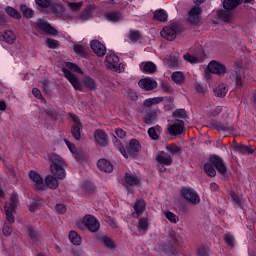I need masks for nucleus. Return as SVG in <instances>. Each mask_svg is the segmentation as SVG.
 <instances>
[{
    "label": "nucleus",
    "instance_id": "393cba45",
    "mask_svg": "<svg viewBox=\"0 0 256 256\" xmlns=\"http://www.w3.org/2000/svg\"><path fill=\"white\" fill-rule=\"evenodd\" d=\"M127 151L129 155H135V153H139V151H141V145L139 144V141L136 139L130 140L127 146Z\"/></svg>",
    "mask_w": 256,
    "mask_h": 256
},
{
    "label": "nucleus",
    "instance_id": "3c124183",
    "mask_svg": "<svg viewBox=\"0 0 256 256\" xmlns=\"http://www.w3.org/2000/svg\"><path fill=\"white\" fill-rule=\"evenodd\" d=\"M11 225H13V223H10L9 221H7V223H5L2 228V233L6 237H9V235H11V233H13V229L11 228Z\"/></svg>",
    "mask_w": 256,
    "mask_h": 256
},
{
    "label": "nucleus",
    "instance_id": "9b49d317",
    "mask_svg": "<svg viewBox=\"0 0 256 256\" xmlns=\"http://www.w3.org/2000/svg\"><path fill=\"white\" fill-rule=\"evenodd\" d=\"M102 18L109 23H119L123 21V14L120 11H108L102 14Z\"/></svg>",
    "mask_w": 256,
    "mask_h": 256
},
{
    "label": "nucleus",
    "instance_id": "37998d69",
    "mask_svg": "<svg viewBox=\"0 0 256 256\" xmlns=\"http://www.w3.org/2000/svg\"><path fill=\"white\" fill-rule=\"evenodd\" d=\"M224 241L229 247H235V236L231 232L224 234Z\"/></svg>",
    "mask_w": 256,
    "mask_h": 256
},
{
    "label": "nucleus",
    "instance_id": "f8f14e48",
    "mask_svg": "<svg viewBox=\"0 0 256 256\" xmlns=\"http://www.w3.org/2000/svg\"><path fill=\"white\" fill-rule=\"evenodd\" d=\"M161 37L166 41H173L177 37V26H166L160 31Z\"/></svg>",
    "mask_w": 256,
    "mask_h": 256
},
{
    "label": "nucleus",
    "instance_id": "338daca9",
    "mask_svg": "<svg viewBox=\"0 0 256 256\" xmlns=\"http://www.w3.org/2000/svg\"><path fill=\"white\" fill-rule=\"evenodd\" d=\"M32 94H33L34 97H36L37 99H42V101L44 100V99H43V96L41 95V90H40V89L33 88V89H32Z\"/></svg>",
    "mask_w": 256,
    "mask_h": 256
},
{
    "label": "nucleus",
    "instance_id": "0e129e2a",
    "mask_svg": "<svg viewBox=\"0 0 256 256\" xmlns=\"http://www.w3.org/2000/svg\"><path fill=\"white\" fill-rule=\"evenodd\" d=\"M172 241L174 243H183V237H181L178 233L172 234Z\"/></svg>",
    "mask_w": 256,
    "mask_h": 256
},
{
    "label": "nucleus",
    "instance_id": "4468645a",
    "mask_svg": "<svg viewBox=\"0 0 256 256\" xmlns=\"http://www.w3.org/2000/svg\"><path fill=\"white\" fill-rule=\"evenodd\" d=\"M210 162L214 167H216L218 173H221V175H225L227 173V166L225 165V161H223V158L219 156H212L210 158Z\"/></svg>",
    "mask_w": 256,
    "mask_h": 256
},
{
    "label": "nucleus",
    "instance_id": "ea45409f",
    "mask_svg": "<svg viewBox=\"0 0 256 256\" xmlns=\"http://www.w3.org/2000/svg\"><path fill=\"white\" fill-rule=\"evenodd\" d=\"M27 235L32 243H37L39 239V234L33 229V227H28Z\"/></svg>",
    "mask_w": 256,
    "mask_h": 256
},
{
    "label": "nucleus",
    "instance_id": "0eeeda50",
    "mask_svg": "<svg viewBox=\"0 0 256 256\" xmlns=\"http://www.w3.org/2000/svg\"><path fill=\"white\" fill-rule=\"evenodd\" d=\"M83 223L91 233H97L101 227L99 221H97V218H95L93 215H86L83 218Z\"/></svg>",
    "mask_w": 256,
    "mask_h": 256
},
{
    "label": "nucleus",
    "instance_id": "72a5a7b5",
    "mask_svg": "<svg viewBox=\"0 0 256 256\" xmlns=\"http://www.w3.org/2000/svg\"><path fill=\"white\" fill-rule=\"evenodd\" d=\"M215 97L223 98L227 95V86L225 84H219L216 88H214Z\"/></svg>",
    "mask_w": 256,
    "mask_h": 256
},
{
    "label": "nucleus",
    "instance_id": "6e6d98bb",
    "mask_svg": "<svg viewBox=\"0 0 256 256\" xmlns=\"http://www.w3.org/2000/svg\"><path fill=\"white\" fill-rule=\"evenodd\" d=\"M36 5L42 9H47L51 5V0H35Z\"/></svg>",
    "mask_w": 256,
    "mask_h": 256
},
{
    "label": "nucleus",
    "instance_id": "2eb2a0df",
    "mask_svg": "<svg viewBox=\"0 0 256 256\" xmlns=\"http://www.w3.org/2000/svg\"><path fill=\"white\" fill-rule=\"evenodd\" d=\"M161 113L159 108H154L143 114V121L146 125H153L157 121V116Z\"/></svg>",
    "mask_w": 256,
    "mask_h": 256
},
{
    "label": "nucleus",
    "instance_id": "774afa93",
    "mask_svg": "<svg viewBox=\"0 0 256 256\" xmlns=\"http://www.w3.org/2000/svg\"><path fill=\"white\" fill-rule=\"evenodd\" d=\"M73 256H85V251L83 249H74Z\"/></svg>",
    "mask_w": 256,
    "mask_h": 256
},
{
    "label": "nucleus",
    "instance_id": "4d7b16f0",
    "mask_svg": "<svg viewBox=\"0 0 256 256\" xmlns=\"http://www.w3.org/2000/svg\"><path fill=\"white\" fill-rule=\"evenodd\" d=\"M55 209L59 215H64V213H67V207L64 204H57Z\"/></svg>",
    "mask_w": 256,
    "mask_h": 256
},
{
    "label": "nucleus",
    "instance_id": "a878e982",
    "mask_svg": "<svg viewBox=\"0 0 256 256\" xmlns=\"http://www.w3.org/2000/svg\"><path fill=\"white\" fill-rule=\"evenodd\" d=\"M15 39H17V36L11 30H6L4 34L0 35V41H5L9 45L15 43Z\"/></svg>",
    "mask_w": 256,
    "mask_h": 256
},
{
    "label": "nucleus",
    "instance_id": "5701e85b",
    "mask_svg": "<svg viewBox=\"0 0 256 256\" xmlns=\"http://www.w3.org/2000/svg\"><path fill=\"white\" fill-rule=\"evenodd\" d=\"M97 167L100 169V171H104V173L113 172V164L107 159H100L97 163Z\"/></svg>",
    "mask_w": 256,
    "mask_h": 256
},
{
    "label": "nucleus",
    "instance_id": "8fccbe9b",
    "mask_svg": "<svg viewBox=\"0 0 256 256\" xmlns=\"http://www.w3.org/2000/svg\"><path fill=\"white\" fill-rule=\"evenodd\" d=\"M41 209V201L39 200H32L29 205V211L31 213H35V211H39Z\"/></svg>",
    "mask_w": 256,
    "mask_h": 256
},
{
    "label": "nucleus",
    "instance_id": "49530a36",
    "mask_svg": "<svg viewBox=\"0 0 256 256\" xmlns=\"http://www.w3.org/2000/svg\"><path fill=\"white\" fill-rule=\"evenodd\" d=\"M5 12L7 13V15H9V17H12L13 19H21V14H19L15 8L8 6L5 8Z\"/></svg>",
    "mask_w": 256,
    "mask_h": 256
},
{
    "label": "nucleus",
    "instance_id": "e2e57ef3",
    "mask_svg": "<svg viewBox=\"0 0 256 256\" xmlns=\"http://www.w3.org/2000/svg\"><path fill=\"white\" fill-rule=\"evenodd\" d=\"M74 51H75V53H78L79 55H83V53H85V48L79 44H75Z\"/></svg>",
    "mask_w": 256,
    "mask_h": 256
},
{
    "label": "nucleus",
    "instance_id": "4c0bfd02",
    "mask_svg": "<svg viewBox=\"0 0 256 256\" xmlns=\"http://www.w3.org/2000/svg\"><path fill=\"white\" fill-rule=\"evenodd\" d=\"M204 171L209 177H215V175H217L215 167H213V165L209 162L204 164Z\"/></svg>",
    "mask_w": 256,
    "mask_h": 256
},
{
    "label": "nucleus",
    "instance_id": "f704fd0d",
    "mask_svg": "<svg viewBox=\"0 0 256 256\" xmlns=\"http://www.w3.org/2000/svg\"><path fill=\"white\" fill-rule=\"evenodd\" d=\"M67 7L72 13H77V11H81L83 2H67Z\"/></svg>",
    "mask_w": 256,
    "mask_h": 256
},
{
    "label": "nucleus",
    "instance_id": "412c9836",
    "mask_svg": "<svg viewBox=\"0 0 256 256\" xmlns=\"http://www.w3.org/2000/svg\"><path fill=\"white\" fill-rule=\"evenodd\" d=\"M94 139L96 145H99V147H105L107 145V134L103 130H96L94 132Z\"/></svg>",
    "mask_w": 256,
    "mask_h": 256
},
{
    "label": "nucleus",
    "instance_id": "1a4fd4ad",
    "mask_svg": "<svg viewBox=\"0 0 256 256\" xmlns=\"http://www.w3.org/2000/svg\"><path fill=\"white\" fill-rule=\"evenodd\" d=\"M70 119L73 122L71 130L72 136L76 141H79L81 139V120H79V117L75 115H71Z\"/></svg>",
    "mask_w": 256,
    "mask_h": 256
},
{
    "label": "nucleus",
    "instance_id": "a211bd4d",
    "mask_svg": "<svg viewBox=\"0 0 256 256\" xmlns=\"http://www.w3.org/2000/svg\"><path fill=\"white\" fill-rule=\"evenodd\" d=\"M90 47L95 55H97V57H103V55L107 53V48L105 47V45L97 40H92L90 43Z\"/></svg>",
    "mask_w": 256,
    "mask_h": 256
},
{
    "label": "nucleus",
    "instance_id": "c03bdc74",
    "mask_svg": "<svg viewBox=\"0 0 256 256\" xmlns=\"http://www.w3.org/2000/svg\"><path fill=\"white\" fill-rule=\"evenodd\" d=\"M173 117L176 119V122L183 121L181 119H185L187 117V112L185 109H178L173 112Z\"/></svg>",
    "mask_w": 256,
    "mask_h": 256
},
{
    "label": "nucleus",
    "instance_id": "f257e3e1",
    "mask_svg": "<svg viewBox=\"0 0 256 256\" xmlns=\"http://www.w3.org/2000/svg\"><path fill=\"white\" fill-rule=\"evenodd\" d=\"M49 160L51 161L50 169L51 173L57 179H65L67 177V173L65 172V160L57 154H51L49 156Z\"/></svg>",
    "mask_w": 256,
    "mask_h": 256
},
{
    "label": "nucleus",
    "instance_id": "7ed1b4c3",
    "mask_svg": "<svg viewBox=\"0 0 256 256\" xmlns=\"http://www.w3.org/2000/svg\"><path fill=\"white\" fill-rule=\"evenodd\" d=\"M106 67L111 71H115V73H123L125 71L124 65L119 63V56L115 53L106 56Z\"/></svg>",
    "mask_w": 256,
    "mask_h": 256
},
{
    "label": "nucleus",
    "instance_id": "69168bd1",
    "mask_svg": "<svg viewBox=\"0 0 256 256\" xmlns=\"http://www.w3.org/2000/svg\"><path fill=\"white\" fill-rule=\"evenodd\" d=\"M128 97L129 99H131V101H137L138 99L137 92L133 90H128Z\"/></svg>",
    "mask_w": 256,
    "mask_h": 256
},
{
    "label": "nucleus",
    "instance_id": "dca6fc26",
    "mask_svg": "<svg viewBox=\"0 0 256 256\" xmlns=\"http://www.w3.org/2000/svg\"><path fill=\"white\" fill-rule=\"evenodd\" d=\"M36 29H39L40 31H43V33H46L48 35H56L57 30L51 26L50 23L44 20H39L36 23Z\"/></svg>",
    "mask_w": 256,
    "mask_h": 256
},
{
    "label": "nucleus",
    "instance_id": "79ce46f5",
    "mask_svg": "<svg viewBox=\"0 0 256 256\" xmlns=\"http://www.w3.org/2000/svg\"><path fill=\"white\" fill-rule=\"evenodd\" d=\"M183 58L185 59V61H188V63H201L202 61V58L199 57V56H194V55H191L189 53H186L183 55Z\"/></svg>",
    "mask_w": 256,
    "mask_h": 256
},
{
    "label": "nucleus",
    "instance_id": "bb28decb",
    "mask_svg": "<svg viewBox=\"0 0 256 256\" xmlns=\"http://www.w3.org/2000/svg\"><path fill=\"white\" fill-rule=\"evenodd\" d=\"M242 3L243 0H224L223 7L226 11H233V9H237Z\"/></svg>",
    "mask_w": 256,
    "mask_h": 256
},
{
    "label": "nucleus",
    "instance_id": "09e8293b",
    "mask_svg": "<svg viewBox=\"0 0 256 256\" xmlns=\"http://www.w3.org/2000/svg\"><path fill=\"white\" fill-rule=\"evenodd\" d=\"M166 151L170 152L171 155H177L181 151V146L177 144L166 145Z\"/></svg>",
    "mask_w": 256,
    "mask_h": 256
},
{
    "label": "nucleus",
    "instance_id": "680f3d73",
    "mask_svg": "<svg viewBox=\"0 0 256 256\" xmlns=\"http://www.w3.org/2000/svg\"><path fill=\"white\" fill-rule=\"evenodd\" d=\"M129 38L131 41H139V31H131Z\"/></svg>",
    "mask_w": 256,
    "mask_h": 256
},
{
    "label": "nucleus",
    "instance_id": "052dcab7",
    "mask_svg": "<svg viewBox=\"0 0 256 256\" xmlns=\"http://www.w3.org/2000/svg\"><path fill=\"white\" fill-rule=\"evenodd\" d=\"M65 144L67 145L69 151H71L74 155L77 153V148H75V144H72L69 140L65 139Z\"/></svg>",
    "mask_w": 256,
    "mask_h": 256
},
{
    "label": "nucleus",
    "instance_id": "4be33fe9",
    "mask_svg": "<svg viewBox=\"0 0 256 256\" xmlns=\"http://www.w3.org/2000/svg\"><path fill=\"white\" fill-rule=\"evenodd\" d=\"M156 161L157 163H162L167 166L173 165V158L171 157V155L163 151L158 153V155L156 156Z\"/></svg>",
    "mask_w": 256,
    "mask_h": 256
},
{
    "label": "nucleus",
    "instance_id": "de8ad7c7",
    "mask_svg": "<svg viewBox=\"0 0 256 256\" xmlns=\"http://www.w3.org/2000/svg\"><path fill=\"white\" fill-rule=\"evenodd\" d=\"M64 69H67V71H74L75 73H80V75H83V70H81V68L77 66V64L71 62H67L66 68Z\"/></svg>",
    "mask_w": 256,
    "mask_h": 256
},
{
    "label": "nucleus",
    "instance_id": "a18cd8bd",
    "mask_svg": "<svg viewBox=\"0 0 256 256\" xmlns=\"http://www.w3.org/2000/svg\"><path fill=\"white\" fill-rule=\"evenodd\" d=\"M164 215L166 217V219H168V221H170V223H179V216L175 215V213L166 210L164 212Z\"/></svg>",
    "mask_w": 256,
    "mask_h": 256
},
{
    "label": "nucleus",
    "instance_id": "423d86ee",
    "mask_svg": "<svg viewBox=\"0 0 256 256\" xmlns=\"http://www.w3.org/2000/svg\"><path fill=\"white\" fill-rule=\"evenodd\" d=\"M62 71L64 73V77L69 81L75 91H83V83H81V80H79L75 74L65 68L62 69Z\"/></svg>",
    "mask_w": 256,
    "mask_h": 256
},
{
    "label": "nucleus",
    "instance_id": "13d9d810",
    "mask_svg": "<svg viewBox=\"0 0 256 256\" xmlns=\"http://www.w3.org/2000/svg\"><path fill=\"white\" fill-rule=\"evenodd\" d=\"M197 256H209V248H205V247L198 248Z\"/></svg>",
    "mask_w": 256,
    "mask_h": 256
},
{
    "label": "nucleus",
    "instance_id": "f3484780",
    "mask_svg": "<svg viewBox=\"0 0 256 256\" xmlns=\"http://www.w3.org/2000/svg\"><path fill=\"white\" fill-rule=\"evenodd\" d=\"M139 183H141V179L137 177V175L126 173L124 176V185L126 189L129 187H139Z\"/></svg>",
    "mask_w": 256,
    "mask_h": 256
},
{
    "label": "nucleus",
    "instance_id": "7c9ffc66",
    "mask_svg": "<svg viewBox=\"0 0 256 256\" xmlns=\"http://www.w3.org/2000/svg\"><path fill=\"white\" fill-rule=\"evenodd\" d=\"M145 207H147V204L145 203V200H137L134 203V210L136 215L139 217L140 215H143L145 211Z\"/></svg>",
    "mask_w": 256,
    "mask_h": 256
},
{
    "label": "nucleus",
    "instance_id": "c9c22d12",
    "mask_svg": "<svg viewBox=\"0 0 256 256\" xmlns=\"http://www.w3.org/2000/svg\"><path fill=\"white\" fill-rule=\"evenodd\" d=\"M161 131V127L156 126V127H151L148 129V135L150 139H153L154 141H157L159 139V132Z\"/></svg>",
    "mask_w": 256,
    "mask_h": 256
},
{
    "label": "nucleus",
    "instance_id": "39448f33",
    "mask_svg": "<svg viewBox=\"0 0 256 256\" xmlns=\"http://www.w3.org/2000/svg\"><path fill=\"white\" fill-rule=\"evenodd\" d=\"M209 73H213V75H218L219 77H223L225 73H227V66L219 61L212 60L208 64Z\"/></svg>",
    "mask_w": 256,
    "mask_h": 256
},
{
    "label": "nucleus",
    "instance_id": "864d4df0",
    "mask_svg": "<svg viewBox=\"0 0 256 256\" xmlns=\"http://www.w3.org/2000/svg\"><path fill=\"white\" fill-rule=\"evenodd\" d=\"M80 21H89L91 19V9H85L79 16Z\"/></svg>",
    "mask_w": 256,
    "mask_h": 256
},
{
    "label": "nucleus",
    "instance_id": "a19ab883",
    "mask_svg": "<svg viewBox=\"0 0 256 256\" xmlns=\"http://www.w3.org/2000/svg\"><path fill=\"white\" fill-rule=\"evenodd\" d=\"M171 79L172 81H174V83H183V81H185V75H183L182 72L179 71L173 72L171 74Z\"/></svg>",
    "mask_w": 256,
    "mask_h": 256
},
{
    "label": "nucleus",
    "instance_id": "f03ea898",
    "mask_svg": "<svg viewBox=\"0 0 256 256\" xmlns=\"http://www.w3.org/2000/svg\"><path fill=\"white\" fill-rule=\"evenodd\" d=\"M17 205H19V195H17L16 193H12L10 195V203H6L4 206L6 221H9L10 223H15V217L13 216V213H15Z\"/></svg>",
    "mask_w": 256,
    "mask_h": 256
},
{
    "label": "nucleus",
    "instance_id": "ddd939ff",
    "mask_svg": "<svg viewBox=\"0 0 256 256\" xmlns=\"http://www.w3.org/2000/svg\"><path fill=\"white\" fill-rule=\"evenodd\" d=\"M167 129L168 133L174 137L177 135H182L183 131H185V123L178 120L176 123L169 124Z\"/></svg>",
    "mask_w": 256,
    "mask_h": 256
},
{
    "label": "nucleus",
    "instance_id": "cd10ccee",
    "mask_svg": "<svg viewBox=\"0 0 256 256\" xmlns=\"http://www.w3.org/2000/svg\"><path fill=\"white\" fill-rule=\"evenodd\" d=\"M230 197L234 203V207L245 209V200L243 198L239 197L234 191L230 192Z\"/></svg>",
    "mask_w": 256,
    "mask_h": 256
},
{
    "label": "nucleus",
    "instance_id": "2f4dec72",
    "mask_svg": "<svg viewBox=\"0 0 256 256\" xmlns=\"http://www.w3.org/2000/svg\"><path fill=\"white\" fill-rule=\"evenodd\" d=\"M100 241L106 246L107 249H110L111 251H115V249H117V244H115V242H113L111 238L107 236H101Z\"/></svg>",
    "mask_w": 256,
    "mask_h": 256
},
{
    "label": "nucleus",
    "instance_id": "58836bf2",
    "mask_svg": "<svg viewBox=\"0 0 256 256\" xmlns=\"http://www.w3.org/2000/svg\"><path fill=\"white\" fill-rule=\"evenodd\" d=\"M149 227V219L147 217H143L138 221V231H147Z\"/></svg>",
    "mask_w": 256,
    "mask_h": 256
},
{
    "label": "nucleus",
    "instance_id": "9d476101",
    "mask_svg": "<svg viewBox=\"0 0 256 256\" xmlns=\"http://www.w3.org/2000/svg\"><path fill=\"white\" fill-rule=\"evenodd\" d=\"M29 177L31 181L34 183V189L36 191H43L45 189V182L43 181V177L35 171L29 172Z\"/></svg>",
    "mask_w": 256,
    "mask_h": 256
},
{
    "label": "nucleus",
    "instance_id": "5fc2aeb1",
    "mask_svg": "<svg viewBox=\"0 0 256 256\" xmlns=\"http://www.w3.org/2000/svg\"><path fill=\"white\" fill-rule=\"evenodd\" d=\"M46 45L49 47V49H57V47H59V42L57 40L48 38L46 39Z\"/></svg>",
    "mask_w": 256,
    "mask_h": 256
},
{
    "label": "nucleus",
    "instance_id": "20e7f679",
    "mask_svg": "<svg viewBox=\"0 0 256 256\" xmlns=\"http://www.w3.org/2000/svg\"><path fill=\"white\" fill-rule=\"evenodd\" d=\"M181 194L186 199V201H189L192 205H198V203H201V198L199 197V194H197V191H195L193 188H182Z\"/></svg>",
    "mask_w": 256,
    "mask_h": 256
},
{
    "label": "nucleus",
    "instance_id": "aec40b11",
    "mask_svg": "<svg viewBox=\"0 0 256 256\" xmlns=\"http://www.w3.org/2000/svg\"><path fill=\"white\" fill-rule=\"evenodd\" d=\"M139 68L140 71H142V73H146V75H151L157 71V65L151 61L140 63Z\"/></svg>",
    "mask_w": 256,
    "mask_h": 256
},
{
    "label": "nucleus",
    "instance_id": "6ab92c4d",
    "mask_svg": "<svg viewBox=\"0 0 256 256\" xmlns=\"http://www.w3.org/2000/svg\"><path fill=\"white\" fill-rule=\"evenodd\" d=\"M138 86L140 89H144V91H153V89H157V81L144 78L139 80Z\"/></svg>",
    "mask_w": 256,
    "mask_h": 256
},
{
    "label": "nucleus",
    "instance_id": "c85d7f7f",
    "mask_svg": "<svg viewBox=\"0 0 256 256\" xmlns=\"http://www.w3.org/2000/svg\"><path fill=\"white\" fill-rule=\"evenodd\" d=\"M45 184L48 189H57V187H59V180H57V177L54 175H48L45 178Z\"/></svg>",
    "mask_w": 256,
    "mask_h": 256
},
{
    "label": "nucleus",
    "instance_id": "6e6552de",
    "mask_svg": "<svg viewBox=\"0 0 256 256\" xmlns=\"http://www.w3.org/2000/svg\"><path fill=\"white\" fill-rule=\"evenodd\" d=\"M203 13V9L199 6H193L188 12V21L193 25H197V23H201V14Z\"/></svg>",
    "mask_w": 256,
    "mask_h": 256
},
{
    "label": "nucleus",
    "instance_id": "603ef678",
    "mask_svg": "<svg viewBox=\"0 0 256 256\" xmlns=\"http://www.w3.org/2000/svg\"><path fill=\"white\" fill-rule=\"evenodd\" d=\"M20 9L23 13V16L27 17V19H31V17H33V10H31L26 5H21Z\"/></svg>",
    "mask_w": 256,
    "mask_h": 256
},
{
    "label": "nucleus",
    "instance_id": "473e14b6",
    "mask_svg": "<svg viewBox=\"0 0 256 256\" xmlns=\"http://www.w3.org/2000/svg\"><path fill=\"white\" fill-rule=\"evenodd\" d=\"M154 19L156 21H160L161 23H165L168 19L167 11L163 9L156 10L154 12Z\"/></svg>",
    "mask_w": 256,
    "mask_h": 256
},
{
    "label": "nucleus",
    "instance_id": "e433bc0d",
    "mask_svg": "<svg viewBox=\"0 0 256 256\" xmlns=\"http://www.w3.org/2000/svg\"><path fill=\"white\" fill-rule=\"evenodd\" d=\"M69 239H70L72 245H77V246L81 245V236H79V234H77V232L70 231Z\"/></svg>",
    "mask_w": 256,
    "mask_h": 256
},
{
    "label": "nucleus",
    "instance_id": "b1692460",
    "mask_svg": "<svg viewBox=\"0 0 256 256\" xmlns=\"http://www.w3.org/2000/svg\"><path fill=\"white\" fill-rule=\"evenodd\" d=\"M233 149L240 155H251L253 153V148L243 144H234Z\"/></svg>",
    "mask_w": 256,
    "mask_h": 256
},
{
    "label": "nucleus",
    "instance_id": "bf43d9fd",
    "mask_svg": "<svg viewBox=\"0 0 256 256\" xmlns=\"http://www.w3.org/2000/svg\"><path fill=\"white\" fill-rule=\"evenodd\" d=\"M235 83L236 87H241L243 83V78L241 77V73L235 72Z\"/></svg>",
    "mask_w": 256,
    "mask_h": 256
},
{
    "label": "nucleus",
    "instance_id": "c756f323",
    "mask_svg": "<svg viewBox=\"0 0 256 256\" xmlns=\"http://www.w3.org/2000/svg\"><path fill=\"white\" fill-rule=\"evenodd\" d=\"M82 85H84V87L90 91H97V82H95V79L89 76L84 77Z\"/></svg>",
    "mask_w": 256,
    "mask_h": 256
}]
</instances>
